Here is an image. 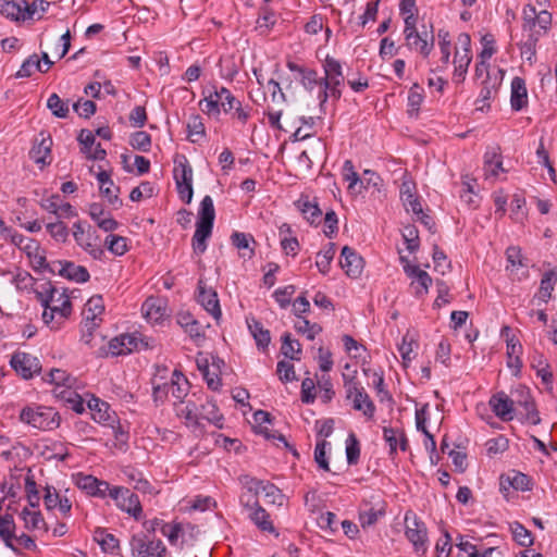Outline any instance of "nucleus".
I'll return each instance as SVG.
<instances>
[{
  "label": "nucleus",
  "instance_id": "nucleus-14",
  "mask_svg": "<svg viewBox=\"0 0 557 557\" xmlns=\"http://www.w3.org/2000/svg\"><path fill=\"white\" fill-rule=\"evenodd\" d=\"M339 264L349 277L357 278L362 273L364 261L354 248L344 246L341 252Z\"/></svg>",
  "mask_w": 557,
  "mask_h": 557
},
{
  "label": "nucleus",
  "instance_id": "nucleus-27",
  "mask_svg": "<svg viewBox=\"0 0 557 557\" xmlns=\"http://www.w3.org/2000/svg\"><path fill=\"white\" fill-rule=\"evenodd\" d=\"M295 206L311 225L321 223L322 210L317 202H312L308 197H301L295 202Z\"/></svg>",
  "mask_w": 557,
  "mask_h": 557
},
{
  "label": "nucleus",
  "instance_id": "nucleus-10",
  "mask_svg": "<svg viewBox=\"0 0 557 557\" xmlns=\"http://www.w3.org/2000/svg\"><path fill=\"white\" fill-rule=\"evenodd\" d=\"M533 488V480L525 473L518 470H509L499 476V492L509 500L511 490L528 492Z\"/></svg>",
  "mask_w": 557,
  "mask_h": 557
},
{
  "label": "nucleus",
  "instance_id": "nucleus-37",
  "mask_svg": "<svg viewBox=\"0 0 557 557\" xmlns=\"http://www.w3.org/2000/svg\"><path fill=\"white\" fill-rule=\"evenodd\" d=\"M41 139L33 146V148L29 151L30 158L34 160L37 164H46L47 157L50 154L51 146H52V139L51 137L44 136V134H40Z\"/></svg>",
  "mask_w": 557,
  "mask_h": 557
},
{
  "label": "nucleus",
  "instance_id": "nucleus-33",
  "mask_svg": "<svg viewBox=\"0 0 557 557\" xmlns=\"http://www.w3.org/2000/svg\"><path fill=\"white\" fill-rule=\"evenodd\" d=\"M400 198L407 211H412L414 214L422 213V206L414 194V185L411 182H403L400 186Z\"/></svg>",
  "mask_w": 557,
  "mask_h": 557
},
{
  "label": "nucleus",
  "instance_id": "nucleus-13",
  "mask_svg": "<svg viewBox=\"0 0 557 557\" xmlns=\"http://www.w3.org/2000/svg\"><path fill=\"white\" fill-rule=\"evenodd\" d=\"M240 504L250 510L249 518L260 531L273 533L278 536V533L270 520V515L259 505L258 500L251 502L250 497L246 499V495H242Z\"/></svg>",
  "mask_w": 557,
  "mask_h": 557
},
{
  "label": "nucleus",
  "instance_id": "nucleus-31",
  "mask_svg": "<svg viewBox=\"0 0 557 557\" xmlns=\"http://www.w3.org/2000/svg\"><path fill=\"white\" fill-rule=\"evenodd\" d=\"M213 224L196 222V231L191 239V246L196 253H203L207 249V240L212 234Z\"/></svg>",
  "mask_w": 557,
  "mask_h": 557
},
{
  "label": "nucleus",
  "instance_id": "nucleus-29",
  "mask_svg": "<svg viewBox=\"0 0 557 557\" xmlns=\"http://www.w3.org/2000/svg\"><path fill=\"white\" fill-rule=\"evenodd\" d=\"M231 242L234 247L240 251V257L251 259L255 256L256 240L251 234L234 232L231 235Z\"/></svg>",
  "mask_w": 557,
  "mask_h": 557
},
{
  "label": "nucleus",
  "instance_id": "nucleus-24",
  "mask_svg": "<svg viewBox=\"0 0 557 557\" xmlns=\"http://www.w3.org/2000/svg\"><path fill=\"white\" fill-rule=\"evenodd\" d=\"M404 271L409 277L413 278L411 284L418 285L416 289L417 295H423L428 293L429 287L432 285V277L428 272L421 270L418 265L412 264H405Z\"/></svg>",
  "mask_w": 557,
  "mask_h": 557
},
{
  "label": "nucleus",
  "instance_id": "nucleus-40",
  "mask_svg": "<svg viewBox=\"0 0 557 557\" xmlns=\"http://www.w3.org/2000/svg\"><path fill=\"white\" fill-rule=\"evenodd\" d=\"M556 283L557 272L555 270L546 271L542 276L540 289L535 297L543 302H547L552 297Z\"/></svg>",
  "mask_w": 557,
  "mask_h": 557
},
{
  "label": "nucleus",
  "instance_id": "nucleus-23",
  "mask_svg": "<svg viewBox=\"0 0 557 557\" xmlns=\"http://www.w3.org/2000/svg\"><path fill=\"white\" fill-rule=\"evenodd\" d=\"M510 106L513 111H521L528 106V90L523 78L516 76L511 81Z\"/></svg>",
  "mask_w": 557,
  "mask_h": 557
},
{
  "label": "nucleus",
  "instance_id": "nucleus-5",
  "mask_svg": "<svg viewBox=\"0 0 557 557\" xmlns=\"http://www.w3.org/2000/svg\"><path fill=\"white\" fill-rule=\"evenodd\" d=\"M405 535L412 544L418 554H425L428 550V529L416 513L407 511L405 515Z\"/></svg>",
  "mask_w": 557,
  "mask_h": 557
},
{
  "label": "nucleus",
  "instance_id": "nucleus-1",
  "mask_svg": "<svg viewBox=\"0 0 557 557\" xmlns=\"http://www.w3.org/2000/svg\"><path fill=\"white\" fill-rule=\"evenodd\" d=\"M20 420L35 429L51 431L60 425V416L52 407L26 406L21 410Z\"/></svg>",
  "mask_w": 557,
  "mask_h": 557
},
{
  "label": "nucleus",
  "instance_id": "nucleus-2",
  "mask_svg": "<svg viewBox=\"0 0 557 557\" xmlns=\"http://www.w3.org/2000/svg\"><path fill=\"white\" fill-rule=\"evenodd\" d=\"M205 94V108L202 111L211 116H219L221 111L224 113H231L235 104H238V99L233 96L230 89L224 86L212 89H207Z\"/></svg>",
  "mask_w": 557,
  "mask_h": 557
},
{
  "label": "nucleus",
  "instance_id": "nucleus-19",
  "mask_svg": "<svg viewBox=\"0 0 557 557\" xmlns=\"http://www.w3.org/2000/svg\"><path fill=\"white\" fill-rule=\"evenodd\" d=\"M492 411L502 421H511L513 419V401L509 398V396L499 392L493 395L488 401Z\"/></svg>",
  "mask_w": 557,
  "mask_h": 557
},
{
  "label": "nucleus",
  "instance_id": "nucleus-32",
  "mask_svg": "<svg viewBox=\"0 0 557 557\" xmlns=\"http://www.w3.org/2000/svg\"><path fill=\"white\" fill-rule=\"evenodd\" d=\"M173 178L176 185L193 184V168L185 156L174 159Z\"/></svg>",
  "mask_w": 557,
  "mask_h": 557
},
{
  "label": "nucleus",
  "instance_id": "nucleus-56",
  "mask_svg": "<svg viewBox=\"0 0 557 557\" xmlns=\"http://www.w3.org/2000/svg\"><path fill=\"white\" fill-rule=\"evenodd\" d=\"M510 530L513 535V540L523 547L531 546L533 544V537L531 532L524 528L520 522L516 521L510 524Z\"/></svg>",
  "mask_w": 557,
  "mask_h": 557
},
{
  "label": "nucleus",
  "instance_id": "nucleus-48",
  "mask_svg": "<svg viewBox=\"0 0 557 557\" xmlns=\"http://www.w3.org/2000/svg\"><path fill=\"white\" fill-rule=\"evenodd\" d=\"M281 351L290 360H300L301 345L298 341L292 339L290 333H285L282 336Z\"/></svg>",
  "mask_w": 557,
  "mask_h": 557
},
{
  "label": "nucleus",
  "instance_id": "nucleus-36",
  "mask_svg": "<svg viewBox=\"0 0 557 557\" xmlns=\"http://www.w3.org/2000/svg\"><path fill=\"white\" fill-rule=\"evenodd\" d=\"M177 323L185 330L189 336L195 339H203L205 334L202 326L200 323L194 319V317L188 312H182L177 314Z\"/></svg>",
  "mask_w": 557,
  "mask_h": 557
},
{
  "label": "nucleus",
  "instance_id": "nucleus-21",
  "mask_svg": "<svg viewBox=\"0 0 557 557\" xmlns=\"http://www.w3.org/2000/svg\"><path fill=\"white\" fill-rule=\"evenodd\" d=\"M16 524L11 513L0 516V540L4 545L16 554H20V549L14 544Z\"/></svg>",
  "mask_w": 557,
  "mask_h": 557
},
{
  "label": "nucleus",
  "instance_id": "nucleus-8",
  "mask_svg": "<svg viewBox=\"0 0 557 557\" xmlns=\"http://www.w3.org/2000/svg\"><path fill=\"white\" fill-rule=\"evenodd\" d=\"M422 30H418L417 25L405 27L404 35L408 48L419 51L426 58L433 49L434 36L432 30H426L425 25H422Z\"/></svg>",
  "mask_w": 557,
  "mask_h": 557
},
{
  "label": "nucleus",
  "instance_id": "nucleus-39",
  "mask_svg": "<svg viewBox=\"0 0 557 557\" xmlns=\"http://www.w3.org/2000/svg\"><path fill=\"white\" fill-rule=\"evenodd\" d=\"M541 37V32L528 34L527 38L519 44L521 58L531 65L535 62L536 45Z\"/></svg>",
  "mask_w": 557,
  "mask_h": 557
},
{
  "label": "nucleus",
  "instance_id": "nucleus-61",
  "mask_svg": "<svg viewBox=\"0 0 557 557\" xmlns=\"http://www.w3.org/2000/svg\"><path fill=\"white\" fill-rule=\"evenodd\" d=\"M537 12L533 5H525L523 9V16H522V29L523 32H527L528 34L537 33Z\"/></svg>",
  "mask_w": 557,
  "mask_h": 557
},
{
  "label": "nucleus",
  "instance_id": "nucleus-7",
  "mask_svg": "<svg viewBox=\"0 0 557 557\" xmlns=\"http://www.w3.org/2000/svg\"><path fill=\"white\" fill-rule=\"evenodd\" d=\"M457 45L458 47L456 48L454 55V79L455 82L460 83L463 82L472 60L471 38L469 34H459L457 38Z\"/></svg>",
  "mask_w": 557,
  "mask_h": 557
},
{
  "label": "nucleus",
  "instance_id": "nucleus-52",
  "mask_svg": "<svg viewBox=\"0 0 557 557\" xmlns=\"http://www.w3.org/2000/svg\"><path fill=\"white\" fill-rule=\"evenodd\" d=\"M42 72V65L39 57L36 53L29 55L21 65L20 70L16 72L15 77L17 78H26L32 76L34 71Z\"/></svg>",
  "mask_w": 557,
  "mask_h": 557
},
{
  "label": "nucleus",
  "instance_id": "nucleus-38",
  "mask_svg": "<svg viewBox=\"0 0 557 557\" xmlns=\"http://www.w3.org/2000/svg\"><path fill=\"white\" fill-rule=\"evenodd\" d=\"M21 519L24 521L25 529L29 531L44 530L47 531L45 519L39 510H32L25 507L21 513Z\"/></svg>",
  "mask_w": 557,
  "mask_h": 557
},
{
  "label": "nucleus",
  "instance_id": "nucleus-57",
  "mask_svg": "<svg viewBox=\"0 0 557 557\" xmlns=\"http://www.w3.org/2000/svg\"><path fill=\"white\" fill-rule=\"evenodd\" d=\"M47 107L59 119H65L69 114L67 101H63L57 94L50 95L47 100Z\"/></svg>",
  "mask_w": 557,
  "mask_h": 557
},
{
  "label": "nucleus",
  "instance_id": "nucleus-25",
  "mask_svg": "<svg viewBox=\"0 0 557 557\" xmlns=\"http://www.w3.org/2000/svg\"><path fill=\"white\" fill-rule=\"evenodd\" d=\"M58 264L61 267L59 275L66 277L77 283H86L90 275L87 269L83 265H76L71 261H59Z\"/></svg>",
  "mask_w": 557,
  "mask_h": 557
},
{
  "label": "nucleus",
  "instance_id": "nucleus-55",
  "mask_svg": "<svg viewBox=\"0 0 557 557\" xmlns=\"http://www.w3.org/2000/svg\"><path fill=\"white\" fill-rule=\"evenodd\" d=\"M104 244L108 250L114 256H123L128 250L127 238L120 235H108Z\"/></svg>",
  "mask_w": 557,
  "mask_h": 557
},
{
  "label": "nucleus",
  "instance_id": "nucleus-28",
  "mask_svg": "<svg viewBox=\"0 0 557 557\" xmlns=\"http://www.w3.org/2000/svg\"><path fill=\"white\" fill-rule=\"evenodd\" d=\"M345 79L322 82V87L318 90L317 98L319 100L320 108H323L327 102L329 98L337 101L342 97V86Z\"/></svg>",
  "mask_w": 557,
  "mask_h": 557
},
{
  "label": "nucleus",
  "instance_id": "nucleus-62",
  "mask_svg": "<svg viewBox=\"0 0 557 557\" xmlns=\"http://www.w3.org/2000/svg\"><path fill=\"white\" fill-rule=\"evenodd\" d=\"M360 457V444L354 433L346 440V458L348 465H357Z\"/></svg>",
  "mask_w": 557,
  "mask_h": 557
},
{
  "label": "nucleus",
  "instance_id": "nucleus-54",
  "mask_svg": "<svg viewBox=\"0 0 557 557\" xmlns=\"http://www.w3.org/2000/svg\"><path fill=\"white\" fill-rule=\"evenodd\" d=\"M215 210L213 199L207 195L202 198L199 210L197 222L214 223Z\"/></svg>",
  "mask_w": 557,
  "mask_h": 557
},
{
  "label": "nucleus",
  "instance_id": "nucleus-44",
  "mask_svg": "<svg viewBox=\"0 0 557 557\" xmlns=\"http://www.w3.org/2000/svg\"><path fill=\"white\" fill-rule=\"evenodd\" d=\"M59 294V290L51 284V282H46L41 285L40 289L35 290L37 300L46 309L57 301Z\"/></svg>",
  "mask_w": 557,
  "mask_h": 557
},
{
  "label": "nucleus",
  "instance_id": "nucleus-20",
  "mask_svg": "<svg viewBox=\"0 0 557 557\" xmlns=\"http://www.w3.org/2000/svg\"><path fill=\"white\" fill-rule=\"evenodd\" d=\"M146 320L151 323H160L166 317V304L158 297H149L141 306Z\"/></svg>",
  "mask_w": 557,
  "mask_h": 557
},
{
  "label": "nucleus",
  "instance_id": "nucleus-18",
  "mask_svg": "<svg viewBox=\"0 0 557 557\" xmlns=\"http://www.w3.org/2000/svg\"><path fill=\"white\" fill-rule=\"evenodd\" d=\"M198 301L214 319L222 314L218 294L212 288H207L202 280L198 282Z\"/></svg>",
  "mask_w": 557,
  "mask_h": 557
},
{
  "label": "nucleus",
  "instance_id": "nucleus-26",
  "mask_svg": "<svg viewBox=\"0 0 557 557\" xmlns=\"http://www.w3.org/2000/svg\"><path fill=\"white\" fill-rule=\"evenodd\" d=\"M198 416L200 423L207 421L219 429L223 428V414L212 400L207 399L206 403L198 407Z\"/></svg>",
  "mask_w": 557,
  "mask_h": 557
},
{
  "label": "nucleus",
  "instance_id": "nucleus-3",
  "mask_svg": "<svg viewBox=\"0 0 557 557\" xmlns=\"http://www.w3.org/2000/svg\"><path fill=\"white\" fill-rule=\"evenodd\" d=\"M129 548L132 557H165L168 554L162 540L144 532L132 535Z\"/></svg>",
  "mask_w": 557,
  "mask_h": 557
},
{
  "label": "nucleus",
  "instance_id": "nucleus-16",
  "mask_svg": "<svg viewBox=\"0 0 557 557\" xmlns=\"http://www.w3.org/2000/svg\"><path fill=\"white\" fill-rule=\"evenodd\" d=\"M97 180L101 196L104 197L115 209L122 207L123 202L119 197L120 187L114 184L110 174L107 171H100L97 174Z\"/></svg>",
  "mask_w": 557,
  "mask_h": 557
},
{
  "label": "nucleus",
  "instance_id": "nucleus-15",
  "mask_svg": "<svg viewBox=\"0 0 557 557\" xmlns=\"http://www.w3.org/2000/svg\"><path fill=\"white\" fill-rule=\"evenodd\" d=\"M510 332L511 330L509 326H504L500 334L502 336H506L508 356L507 366L513 370V374L517 376L520 374L522 368V361L520 358L522 346L515 336H509Z\"/></svg>",
  "mask_w": 557,
  "mask_h": 557
},
{
  "label": "nucleus",
  "instance_id": "nucleus-9",
  "mask_svg": "<svg viewBox=\"0 0 557 557\" xmlns=\"http://www.w3.org/2000/svg\"><path fill=\"white\" fill-rule=\"evenodd\" d=\"M111 498L122 511L134 517L135 520H140L143 517V507L138 496L129 488L124 486H113Z\"/></svg>",
  "mask_w": 557,
  "mask_h": 557
},
{
  "label": "nucleus",
  "instance_id": "nucleus-30",
  "mask_svg": "<svg viewBox=\"0 0 557 557\" xmlns=\"http://www.w3.org/2000/svg\"><path fill=\"white\" fill-rule=\"evenodd\" d=\"M484 171L486 177H497L500 172H505L499 147H493L485 152Z\"/></svg>",
  "mask_w": 557,
  "mask_h": 557
},
{
  "label": "nucleus",
  "instance_id": "nucleus-17",
  "mask_svg": "<svg viewBox=\"0 0 557 557\" xmlns=\"http://www.w3.org/2000/svg\"><path fill=\"white\" fill-rule=\"evenodd\" d=\"M383 438L389 447L388 455L393 458L397 454V448L406 451L409 448V442L403 429L383 426Z\"/></svg>",
  "mask_w": 557,
  "mask_h": 557
},
{
  "label": "nucleus",
  "instance_id": "nucleus-53",
  "mask_svg": "<svg viewBox=\"0 0 557 557\" xmlns=\"http://www.w3.org/2000/svg\"><path fill=\"white\" fill-rule=\"evenodd\" d=\"M187 137L191 143H198L205 136V125L199 114L190 116L187 123Z\"/></svg>",
  "mask_w": 557,
  "mask_h": 557
},
{
  "label": "nucleus",
  "instance_id": "nucleus-41",
  "mask_svg": "<svg viewBox=\"0 0 557 557\" xmlns=\"http://www.w3.org/2000/svg\"><path fill=\"white\" fill-rule=\"evenodd\" d=\"M94 540L106 553H113L120 547V541L112 533H108L103 528H97L94 531Z\"/></svg>",
  "mask_w": 557,
  "mask_h": 557
},
{
  "label": "nucleus",
  "instance_id": "nucleus-35",
  "mask_svg": "<svg viewBox=\"0 0 557 557\" xmlns=\"http://www.w3.org/2000/svg\"><path fill=\"white\" fill-rule=\"evenodd\" d=\"M171 396L183 404V399L187 396L189 383L183 373L175 370L169 382Z\"/></svg>",
  "mask_w": 557,
  "mask_h": 557
},
{
  "label": "nucleus",
  "instance_id": "nucleus-58",
  "mask_svg": "<svg viewBox=\"0 0 557 557\" xmlns=\"http://www.w3.org/2000/svg\"><path fill=\"white\" fill-rule=\"evenodd\" d=\"M161 533L168 539L171 545H177L180 537L183 536V525L181 522L162 523Z\"/></svg>",
  "mask_w": 557,
  "mask_h": 557
},
{
  "label": "nucleus",
  "instance_id": "nucleus-51",
  "mask_svg": "<svg viewBox=\"0 0 557 557\" xmlns=\"http://www.w3.org/2000/svg\"><path fill=\"white\" fill-rule=\"evenodd\" d=\"M399 11L405 16V27L417 25L418 8L416 0H400Z\"/></svg>",
  "mask_w": 557,
  "mask_h": 557
},
{
  "label": "nucleus",
  "instance_id": "nucleus-60",
  "mask_svg": "<svg viewBox=\"0 0 557 557\" xmlns=\"http://www.w3.org/2000/svg\"><path fill=\"white\" fill-rule=\"evenodd\" d=\"M403 238L407 245L409 252H416L420 247L419 231L412 225L408 224L403 230Z\"/></svg>",
  "mask_w": 557,
  "mask_h": 557
},
{
  "label": "nucleus",
  "instance_id": "nucleus-4",
  "mask_svg": "<svg viewBox=\"0 0 557 557\" xmlns=\"http://www.w3.org/2000/svg\"><path fill=\"white\" fill-rule=\"evenodd\" d=\"M344 387L348 399H352L355 410L362 411L368 419H372L375 406L361 384L355 376L343 374Z\"/></svg>",
  "mask_w": 557,
  "mask_h": 557
},
{
  "label": "nucleus",
  "instance_id": "nucleus-45",
  "mask_svg": "<svg viewBox=\"0 0 557 557\" xmlns=\"http://www.w3.org/2000/svg\"><path fill=\"white\" fill-rule=\"evenodd\" d=\"M0 13L11 18H27V14L24 11V5L21 2L14 0H0Z\"/></svg>",
  "mask_w": 557,
  "mask_h": 557
},
{
  "label": "nucleus",
  "instance_id": "nucleus-46",
  "mask_svg": "<svg viewBox=\"0 0 557 557\" xmlns=\"http://www.w3.org/2000/svg\"><path fill=\"white\" fill-rule=\"evenodd\" d=\"M336 252V247L334 243H329L326 247L319 251L317 255L315 265L320 273L327 274L330 271V265L332 260L334 259Z\"/></svg>",
  "mask_w": 557,
  "mask_h": 557
},
{
  "label": "nucleus",
  "instance_id": "nucleus-6",
  "mask_svg": "<svg viewBox=\"0 0 557 557\" xmlns=\"http://www.w3.org/2000/svg\"><path fill=\"white\" fill-rule=\"evenodd\" d=\"M149 347L148 339L138 332L121 334L109 342V352L112 356L127 355Z\"/></svg>",
  "mask_w": 557,
  "mask_h": 557
},
{
  "label": "nucleus",
  "instance_id": "nucleus-12",
  "mask_svg": "<svg viewBox=\"0 0 557 557\" xmlns=\"http://www.w3.org/2000/svg\"><path fill=\"white\" fill-rule=\"evenodd\" d=\"M10 364L12 369L25 380L32 379L41 371L39 359L24 351L14 352L11 357Z\"/></svg>",
  "mask_w": 557,
  "mask_h": 557
},
{
  "label": "nucleus",
  "instance_id": "nucleus-42",
  "mask_svg": "<svg viewBox=\"0 0 557 557\" xmlns=\"http://www.w3.org/2000/svg\"><path fill=\"white\" fill-rule=\"evenodd\" d=\"M500 83L498 82L497 77L491 78L490 75L485 77V79L482 82V88L479 94L478 101L483 102V106L480 109H483L484 107H490L488 101L493 99L498 91Z\"/></svg>",
  "mask_w": 557,
  "mask_h": 557
},
{
  "label": "nucleus",
  "instance_id": "nucleus-34",
  "mask_svg": "<svg viewBox=\"0 0 557 557\" xmlns=\"http://www.w3.org/2000/svg\"><path fill=\"white\" fill-rule=\"evenodd\" d=\"M247 324L258 349L265 351L271 343L270 331L264 329L262 323L255 318L247 320Z\"/></svg>",
  "mask_w": 557,
  "mask_h": 557
},
{
  "label": "nucleus",
  "instance_id": "nucleus-64",
  "mask_svg": "<svg viewBox=\"0 0 557 557\" xmlns=\"http://www.w3.org/2000/svg\"><path fill=\"white\" fill-rule=\"evenodd\" d=\"M262 493L264 494V498L268 504H273L277 506L283 505L285 496L283 495L281 490L276 487L273 483L265 481V484L262 488Z\"/></svg>",
  "mask_w": 557,
  "mask_h": 557
},
{
  "label": "nucleus",
  "instance_id": "nucleus-59",
  "mask_svg": "<svg viewBox=\"0 0 557 557\" xmlns=\"http://www.w3.org/2000/svg\"><path fill=\"white\" fill-rule=\"evenodd\" d=\"M129 145L139 151L148 152L151 147V136L144 131H137L131 135Z\"/></svg>",
  "mask_w": 557,
  "mask_h": 557
},
{
  "label": "nucleus",
  "instance_id": "nucleus-50",
  "mask_svg": "<svg viewBox=\"0 0 557 557\" xmlns=\"http://www.w3.org/2000/svg\"><path fill=\"white\" fill-rule=\"evenodd\" d=\"M295 330L305 335L309 341H313L315 336L322 332V327L318 323H311L305 318H298L294 324Z\"/></svg>",
  "mask_w": 557,
  "mask_h": 557
},
{
  "label": "nucleus",
  "instance_id": "nucleus-63",
  "mask_svg": "<svg viewBox=\"0 0 557 557\" xmlns=\"http://www.w3.org/2000/svg\"><path fill=\"white\" fill-rule=\"evenodd\" d=\"M322 82L323 77H319L315 70L307 69L300 76L301 85L306 90L310 92H312L315 87H319L320 90L322 87Z\"/></svg>",
  "mask_w": 557,
  "mask_h": 557
},
{
  "label": "nucleus",
  "instance_id": "nucleus-22",
  "mask_svg": "<svg viewBox=\"0 0 557 557\" xmlns=\"http://www.w3.org/2000/svg\"><path fill=\"white\" fill-rule=\"evenodd\" d=\"M60 301V306H51L44 310L42 320L46 324H50L55 315H59L61 319H66L71 314L72 305L69 296L63 292L59 294L57 302Z\"/></svg>",
  "mask_w": 557,
  "mask_h": 557
},
{
  "label": "nucleus",
  "instance_id": "nucleus-43",
  "mask_svg": "<svg viewBox=\"0 0 557 557\" xmlns=\"http://www.w3.org/2000/svg\"><path fill=\"white\" fill-rule=\"evenodd\" d=\"M323 82L345 79L342 64L338 60L327 55L323 62Z\"/></svg>",
  "mask_w": 557,
  "mask_h": 557
},
{
  "label": "nucleus",
  "instance_id": "nucleus-47",
  "mask_svg": "<svg viewBox=\"0 0 557 557\" xmlns=\"http://www.w3.org/2000/svg\"><path fill=\"white\" fill-rule=\"evenodd\" d=\"M423 88L419 84H413L408 92V110L410 116H418L420 107L423 102Z\"/></svg>",
  "mask_w": 557,
  "mask_h": 557
},
{
  "label": "nucleus",
  "instance_id": "nucleus-49",
  "mask_svg": "<svg viewBox=\"0 0 557 557\" xmlns=\"http://www.w3.org/2000/svg\"><path fill=\"white\" fill-rule=\"evenodd\" d=\"M104 312V302L103 298L100 295H94L88 299L84 307L83 314L87 317V319H101V314Z\"/></svg>",
  "mask_w": 557,
  "mask_h": 557
},
{
  "label": "nucleus",
  "instance_id": "nucleus-11",
  "mask_svg": "<svg viewBox=\"0 0 557 557\" xmlns=\"http://www.w3.org/2000/svg\"><path fill=\"white\" fill-rule=\"evenodd\" d=\"M88 408L91 411L92 419L101 423L103 425H109L114 428V423L116 422V416L113 411L110 410V405L99 398H91L88 401ZM115 438L122 441L125 437V433L121 431L120 428L113 429Z\"/></svg>",
  "mask_w": 557,
  "mask_h": 557
}]
</instances>
